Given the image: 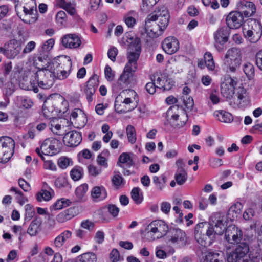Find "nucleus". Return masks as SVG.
<instances>
[{"instance_id":"obj_34","label":"nucleus","mask_w":262,"mask_h":262,"mask_svg":"<svg viewBox=\"0 0 262 262\" xmlns=\"http://www.w3.org/2000/svg\"><path fill=\"white\" fill-rule=\"evenodd\" d=\"M126 134L129 142L131 144H134L137 140L136 132L135 127L129 125L126 127Z\"/></svg>"},{"instance_id":"obj_31","label":"nucleus","mask_w":262,"mask_h":262,"mask_svg":"<svg viewBox=\"0 0 262 262\" xmlns=\"http://www.w3.org/2000/svg\"><path fill=\"white\" fill-rule=\"evenodd\" d=\"M179 115H178V112L172 115V117L171 116L170 118H167L168 120L169 121L170 123L171 124L172 126L174 127H178L180 128L184 126L187 121V116L186 115V118L183 120L181 121L180 123L177 122L178 120Z\"/></svg>"},{"instance_id":"obj_6","label":"nucleus","mask_w":262,"mask_h":262,"mask_svg":"<svg viewBox=\"0 0 262 262\" xmlns=\"http://www.w3.org/2000/svg\"><path fill=\"white\" fill-rule=\"evenodd\" d=\"M153 19H148L147 17L145 22V30L150 37L156 38L162 34L167 27H162V24L157 22Z\"/></svg>"},{"instance_id":"obj_1","label":"nucleus","mask_w":262,"mask_h":262,"mask_svg":"<svg viewBox=\"0 0 262 262\" xmlns=\"http://www.w3.org/2000/svg\"><path fill=\"white\" fill-rule=\"evenodd\" d=\"M55 78L54 74L47 68L38 70L32 76L30 81L33 85L34 92L35 93L38 92V88L35 87V85L37 84L42 89H50L54 83Z\"/></svg>"},{"instance_id":"obj_58","label":"nucleus","mask_w":262,"mask_h":262,"mask_svg":"<svg viewBox=\"0 0 262 262\" xmlns=\"http://www.w3.org/2000/svg\"><path fill=\"white\" fill-rule=\"evenodd\" d=\"M108 211L113 216L116 217L118 215L119 212V208L113 204H109L107 207Z\"/></svg>"},{"instance_id":"obj_24","label":"nucleus","mask_w":262,"mask_h":262,"mask_svg":"<svg viewBox=\"0 0 262 262\" xmlns=\"http://www.w3.org/2000/svg\"><path fill=\"white\" fill-rule=\"evenodd\" d=\"M229 29L226 27L218 29L213 34L215 42L223 45L228 41Z\"/></svg>"},{"instance_id":"obj_63","label":"nucleus","mask_w":262,"mask_h":262,"mask_svg":"<svg viewBox=\"0 0 262 262\" xmlns=\"http://www.w3.org/2000/svg\"><path fill=\"white\" fill-rule=\"evenodd\" d=\"M171 204L167 202H163L160 204V209L162 212L168 214L170 211Z\"/></svg>"},{"instance_id":"obj_45","label":"nucleus","mask_w":262,"mask_h":262,"mask_svg":"<svg viewBox=\"0 0 262 262\" xmlns=\"http://www.w3.org/2000/svg\"><path fill=\"white\" fill-rule=\"evenodd\" d=\"M47 68L48 70L54 74V76L56 77V73H57V71H59V69H61L60 63L58 60H54L49 63Z\"/></svg>"},{"instance_id":"obj_57","label":"nucleus","mask_w":262,"mask_h":262,"mask_svg":"<svg viewBox=\"0 0 262 262\" xmlns=\"http://www.w3.org/2000/svg\"><path fill=\"white\" fill-rule=\"evenodd\" d=\"M241 258L235 251L228 253L227 256V259L228 262H236Z\"/></svg>"},{"instance_id":"obj_28","label":"nucleus","mask_w":262,"mask_h":262,"mask_svg":"<svg viewBox=\"0 0 262 262\" xmlns=\"http://www.w3.org/2000/svg\"><path fill=\"white\" fill-rule=\"evenodd\" d=\"M42 220L40 217L35 218L28 227L27 233L31 236H35L41 230Z\"/></svg>"},{"instance_id":"obj_55","label":"nucleus","mask_w":262,"mask_h":262,"mask_svg":"<svg viewBox=\"0 0 262 262\" xmlns=\"http://www.w3.org/2000/svg\"><path fill=\"white\" fill-rule=\"evenodd\" d=\"M50 129L55 135L58 136H61L62 135L61 125L55 124L54 122L51 123Z\"/></svg>"},{"instance_id":"obj_4","label":"nucleus","mask_w":262,"mask_h":262,"mask_svg":"<svg viewBox=\"0 0 262 262\" xmlns=\"http://www.w3.org/2000/svg\"><path fill=\"white\" fill-rule=\"evenodd\" d=\"M15 142L9 137H0V162L6 163L14 153Z\"/></svg>"},{"instance_id":"obj_16","label":"nucleus","mask_w":262,"mask_h":262,"mask_svg":"<svg viewBox=\"0 0 262 262\" xmlns=\"http://www.w3.org/2000/svg\"><path fill=\"white\" fill-rule=\"evenodd\" d=\"M236 81L231 77H227L225 81L221 84V93L223 97L230 99L234 94Z\"/></svg>"},{"instance_id":"obj_36","label":"nucleus","mask_w":262,"mask_h":262,"mask_svg":"<svg viewBox=\"0 0 262 262\" xmlns=\"http://www.w3.org/2000/svg\"><path fill=\"white\" fill-rule=\"evenodd\" d=\"M152 180L154 183L159 190H162L165 187L166 179L164 175H161L160 177L154 176Z\"/></svg>"},{"instance_id":"obj_44","label":"nucleus","mask_w":262,"mask_h":262,"mask_svg":"<svg viewBox=\"0 0 262 262\" xmlns=\"http://www.w3.org/2000/svg\"><path fill=\"white\" fill-rule=\"evenodd\" d=\"M131 196L134 202L137 204H140L143 200V196L140 194V189L138 187L134 188L131 192Z\"/></svg>"},{"instance_id":"obj_3","label":"nucleus","mask_w":262,"mask_h":262,"mask_svg":"<svg viewBox=\"0 0 262 262\" xmlns=\"http://www.w3.org/2000/svg\"><path fill=\"white\" fill-rule=\"evenodd\" d=\"M168 230L167 224L162 220H155L151 222L146 229L145 236L149 241L162 237Z\"/></svg>"},{"instance_id":"obj_12","label":"nucleus","mask_w":262,"mask_h":262,"mask_svg":"<svg viewBox=\"0 0 262 262\" xmlns=\"http://www.w3.org/2000/svg\"><path fill=\"white\" fill-rule=\"evenodd\" d=\"M237 11L245 17L253 15L256 12V7L253 2L246 0L239 1L236 4Z\"/></svg>"},{"instance_id":"obj_11","label":"nucleus","mask_w":262,"mask_h":262,"mask_svg":"<svg viewBox=\"0 0 262 262\" xmlns=\"http://www.w3.org/2000/svg\"><path fill=\"white\" fill-rule=\"evenodd\" d=\"M147 16H148V19H153L159 23H161L162 27H167L168 25L169 15L167 8L165 6L159 7L157 10L149 14Z\"/></svg>"},{"instance_id":"obj_53","label":"nucleus","mask_w":262,"mask_h":262,"mask_svg":"<svg viewBox=\"0 0 262 262\" xmlns=\"http://www.w3.org/2000/svg\"><path fill=\"white\" fill-rule=\"evenodd\" d=\"M3 92L7 96L12 94L14 92V85L12 82L8 81L5 83L4 87L3 88Z\"/></svg>"},{"instance_id":"obj_39","label":"nucleus","mask_w":262,"mask_h":262,"mask_svg":"<svg viewBox=\"0 0 262 262\" xmlns=\"http://www.w3.org/2000/svg\"><path fill=\"white\" fill-rule=\"evenodd\" d=\"M243 71L249 79L253 78L254 76V68L253 64L249 62L245 63L243 66Z\"/></svg>"},{"instance_id":"obj_35","label":"nucleus","mask_w":262,"mask_h":262,"mask_svg":"<svg viewBox=\"0 0 262 262\" xmlns=\"http://www.w3.org/2000/svg\"><path fill=\"white\" fill-rule=\"evenodd\" d=\"M250 103V98L246 99V100L245 101L244 99H237L234 102L230 101V105L232 106L233 108H245L248 105H249Z\"/></svg>"},{"instance_id":"obj_25","label":"nucleus","mask_w":262,"mask_h":262,"mask_svg":"<svg viewBox=\"0 0 262 262\" xmlns=\"http://www.w3.org/2000/svg\"><path fill=\"white\" fill-rule=\"evenodd\" d=\"M107 194L105 188L103 186H95L91 190V196L95 202L102 201L106 199Z\"/></svg>"},{"instance_id":"obj_17","label":"nucleus","mask_w":262,"mask_h":262,"mask_svg":"<svg viewBox=\"0 0 262 262\" xmlns=\"http://www.w3.org/2000/svg\"><path fill=\"white\" fill-rule=\"evenodd\" d=\"M99 84L98 76L94 74L90 77L86 83L84 92L86 95V99L88 102H92L93 99V96L98 88Z\"/></svg>"},{"instance_id":"obj_50","label":"nucleus","mask_w":262,"mask_h":262,"mask_svg":"<svg viewBox=\"0 0 262 262\" xmlns=\"http://www.w3.org/2000/svg\"><path fill=\"white\" fill-rule=\"evenodd\" d=\"M125 93H127V95L129 97H133L134 98V100L136 101V104H134L131 107L129 108L128 111H131L134 108H135L137 106V103L138 100L136 99V97H138V95L137 93L133 90H125L123 91L121 93V94H125Z\"/></svg>"},{"instance_id":"obj_41","label":"nucleus","mask_w":262,"mask_h":262,"mask_svg":"<svg viewBox=\"0 0 262 262\" xmlns=\"http://www.w3.org/2000/svg\"><path fill=\"white\" fill-rule=\"evenodd\" d=\"M17 100L20 105L25 108H31L33 105V102L28 97L25 96L18 97Z\"/></svg>"},{"instance_id":"obj_52","label":"nucleus","mask_w":262,"mask_h":262,"mask_svg":"<svg viewBox=\"0 0 262 262\" xmlns=\"http://www.w3.org/2000/svg\"><path fill=\"white\" fill-rule=\"evenodd\" d=\"M235 96L237 97V99H244L245 101L246 100V99L249 98L246 90L243 87H239L237 89Z\"/></svg>"},{"instance_id":"obj_62","label":"nucleus","mask_w":262,"mask_h":262,"mask_svg":"<svg viewBox=\"0 0 262 262\" xmlns=\"http://www.w3.org/2000/svg\"><path fill=\"white\" fill-rule=\"evenodd\" d=\"M18 184L20 188L25 192H28L31 189L30 184L22 178L19 179Z\"/></svg>"},{"instance_id":"obj_64","label":"nucleus","mask_w":262,"mask_h":262,"mask_svg":"<svg viewBox=\"0 0 262 262\" xmlns=\"http://www.w3.org/2000/svg\"><path fill=\"white\" fill-rule=\"evenodd\" d=\"M105 76L108 81H112L114 78V74L112 71L111 68L106 66L105 68Z\"/></svg>"},{"instance_id":"obj_18","label":"nucleus","mask_w":262,"mask_h":262,"mask_svg":"<svg viewBox=\"0 0 262 262\" xmlns=\"http://www.w3.org/2000/svg\"><path fill=\"white\" fill-rule=\"evenodd\" d=\"M63 141L66 146L75 147L81 142L82 135L77 131L69 132L64 135Z\"/></svg>"},{"instance_id":"obj_26","label":"nucleus","mask_w":262,"mask_h":262,"mask_svg":"<svg viewBox=\"0 0 262 262\" xmlns=\"http://www.w3.org/2000/svg\"><path fill=\"white\" fill-rule=\"evenodd\" d=\"M72 235V232L69 230H65L58 235L53 241V245L57 248H61L66 241L70 239Z\"/></svg>"},{"instance_id":"obj_9","label":"nucleus","mask_w":262,"mask_h":262,"mask_svg":"<svg viewBox=\"0 0 262 262\" xmlns=\"http://www.w3.org/2000/svg\"><path fill=\"white\" fill-rule=\"evenodd\" d=\"M60 141L57 139L50 138L46 139L40 145L41 152L45 155H54L59 151V145Z\"/></svg>"},{"instance_id":"obj_42","label":"nucleus","mask_w":262,"mask_h":262,"mask_svg":"<svg viewBox=\"0 0 262 262\" xmlns=\"http://www.w3.org/2000/svg\"><path fill=\"white\" fill-rule=\"evenodd\" d=\"M55 185L59 188H67L71 189V186L69 184L67 179L64 177L58 178L55 181Z\"/></svg>"},{"instance_id":"obj_47","label":"nucleus","mask_w":262,"mask_h":262,"mask_svg":"<svg viewBox=\"0 0 262 262\" xmlns=\"http://www.w3.org/2000/svg\"><path fill=\"white\" fill-rule=\"evenodd\" d=\"M58 166L62 168H66L68 166L72 165L73 162L71 159L67 157H61L58 160Z\"/></svg>"},{"instance_id":"obj_8","label":"nucleus","mask_w":262,"mask_h":262,"mask_svg":"<svg viewBox=\"0 0 262 262\" xmlns=\"http://www.w3.org/2000/svg\"><path fill=\"white\" fill-rule=\"evenodd\" d=\"M226 240L231 244H237L242 242L243 238V232L235 225L229 226L225 230Z\"/></svg>"},{"instance_id":"obj_46","label":"nucleus","mask_w":262,"mask_h":262,"mask_svg":"<svg viewBox=\"0 0 262 262\" xmlns=\"http://www.w3.org/2000/svg\"><path fill=\"white\" fill-rule=\"evenodd\" d=\"M88 190V185L83 184L78 186L75 190V194L79 199H81Z\"/></svg>"},{"instance_id":"obj_23","label":"nucleus","mask_w":262,"mask_h":262,"mask_svg":"<svg viewBox=\"0 0 262 262\" xmlns=\"http://www.w3.org/2000/svg\"><path fill=\"white\" fill-rule=\"evenodd\" d=\"M170 238L169 241L173 244H177L181 246L185 244V233L180 229H172L170 230Z\"/></svg>"},{"instance_id":"obj_61","label":"nucleus","mask_w":262,"mask_h":262,"mask_svg":"<svg viewBox=\"0 0 262 262\" xmlns=\"http://www.w3.org/2000/svg\"><path fill=\"white\" fill-rule=\"evenodd\" d=\"M54 40L53 39H50L47 40L42 46L43 51L47 52L50 51L53 47Z\"/></svg>"},{"instance_id":"obj_21","label":"nucleus","mask_w":262,"mask_h":262,"mask_svg":"<svg viewBox=\"0 0 262 262\" xmlns=\"http://www.w3.org/2000/svg\"><path fill=\"white\" fill-rule=\"evenodd\" d=\"M210 222L215 229L216 234L221 235L224 233L225 225L223 216H221L219 213H216L210 217Z\"/></svg>"},{"instance_id":"obj_13","label":"nucleus","mask_w":262,"mask_h":262,"mask_svg":"<svg viewBox=\"0 0 262 262\" xmlns=\"http://www.w3.org/2000/svg\"><path fill=\"white\" fill-rule=\"evenodd\" d=\"M226 21L229 29H238L243 24L244 16L237 11H232L227 15Z\"/></svg>"},{"instance_id":"obj_51","label":"nucleus","mask_w":262,"mask_h":262,"mask_svg":"<svg viewBox=\"0 0 262 262\" xmlns=\"http://www.w3.org/2000/svg\"><path fill=\"white\" fill-rule=\"evenodd\" d=\"M208 225L206 226L205 235H206L207 241H210L211 242V236L214 234H215V231L214 227L211 225V223L209 221L207 223Z\"/></svg>"},{"instance_id":"obj_43","label":"nucleus","mask_w":262,"mask_h":262,"mask_svg":"<svg viewBox=\"0 0 262 262\" xmlns=\"http://www.w3.org/2000/svg\"><path fill=\"white\" fill-rule=\"evenodd\" d=\"M83 169L80 167H75L70 172L71 178L75 181L79 180L82 177Z\"/></svg>"},{"instance_id":"obj_33","label":"nucleus","mask_w":262,"mask_h":262,"mask_svg":"<svg viewBox=\"0 0 262 262\" xmlns=\"http://www.w3.org/2000/svg\"><path fill=\"white\" fill-rule=\"evenodd\" d=\"M96 255L94 253H85L78 257V262H96Z\"/></svg>"},{"instance_id":"obj_32","label":"nucleus","mask_w":262,"mask_h":262,"mask_svg":"<svg viewBox=\"0 0 262 262\" xmlns=\"http://www.w3.org/2000/svg\"><path fill=\"white\" fill-rule=\"evenodd\" d=\"M10 191L14 192L17 202L21 205H23L28 201L27 198L24 196L23 193L18 188L12 187Z\"/></svg>"},{"instance_id":"obj_2","label":"nucleus","mask_w":262,"mask_h":262,"mask_svg":"<svg viewBox=\"0 0 262 262\" xmlns=\"http://www.w3.org/2000/svg\"><path fill=\"white\" fill-rule=\"evenodd\" d=\"M242 61V54L240 49L231 48L226 53L223 64L227 72H235L239 68Z\"/></svg>"},{"instance_id":"obj_38","label":"nucleus","mask_w":262,"mask_h":262,"mask_svg":"<svg viewBox=\"0 0 262 262\" xmlns=\"http://www.w3.org/2000/svg\"><path fill=\"white\" fill-rule=\"evenodd\" d=\"M119 162L120 163L126 164L128 167L134 164L133 161L129 154L124 152L120 155L119 157Z\"/></svg>"},{"instance_id":"obj_27","label":"nucleus","mask_w":262,"mask_h":262,"mask_svg":"<svg viewBox=\"0 0 262 262\" xmlns=\"http://www.w3.org/2000/svg\"><path fill=\"white\" fill-rule=\"evenodd\" d=\"M75 215L74 208H70L59 213L56 216V219L58 223H62L72 219Z\"/></svg>"},{"instance_id":"obj_29","label":"nucleus","mask_w":262,"mask_h":262,"mask_svg":"<svg viewBox=\"0 0 262 262\" xmlns=\"http://www.w3.org/2000/svg\"><path fill=\"white\" fill-rule=\"evenodd\" d=\"M214 115L220 121L222 122L229 123L233 120L232 114L225 111H216Z\"/></svg>"},{"instance_id":"obj_54","label":"nucleus","mask_w":262,"mask_h":262,"mask_svg":"<svg viewBox=\"0 0 262 262\" xmlns=\"http://www.w3.org/2000/svg\"><path fill=\"white\" fill-rule=\"evenodd\" d=\"M94 226V223L89 220H84L82 221L80 224V227L82 228L86 229L89 231H91L92 230H93Z\"/></svg>"},{"instance_id":"obj_19","label":"nucleus","mask_w":262,"mask_h":262,"mask_svg":"<svg viewBox=\"0 0 262 262\" xmlns=\"http://www.w3.org/2000/svg\"><path fill=\"white\" fill-rule=\"evenodd\" d=\"M262 35V25L259 21L254 20V26H252V30L246 31L245 36L252 43L256 42L261 37Z\"/></svg>"},{"instance_id":"obj_49","label":"nucleus","mask_w":262,"mask_h":262,"mask_svg":"<svg viewBox=\"0 0 262 262\" xmlns=\"http://www.w3.org/2000/svg\"><path fill=\"white\" fill-rule=\"evenodd\" d=\"M159 0H142V9L145 11H148L155 6Z\"/></svg>"},{"instance_id":"obj_22","label":"nucleus","mask_w":262,"mask_h":262,"mask_svg":"<svg viewBox=\"0 0 262 262\" xmlns=\"http://www.w3.org/2000/svg\"><path fill=\"white\" fill-rule=\"evenodd\" d=\"M178 167L174 178L177 184L179 185H183L187 179V173L184 169V164L182 159H179L176 162Z\"/></svg>"},{"instance_id":"obj_56","label":"nucleus","mask_w":262,"mask_h":262,"mask_svg":"<svg viewBox=\"0 0 262 262\" xmlns=\"http://www.w3.org/2000/svg\"><path fill=\"white\" fill-rule=\"evenodd\" d=\"M36 46V43L33 41H30L27 43L24 49L23 50L22 54L23 55L26 54L31 52Z\"/></svg>"},{"instance_id":"obj_10","label":"nucleus","mask_w":262,"mask_h":262,"mask_svg":"<svg viewBox=\"0 0 262 262\" xmlns=\"http://www.w3.org/2000/svg\"><path fill=\"white\" fill-rule=\"evenodd\" d=\"M21 50L20 43L16 40L10 41L9 45L0 47V53L9 59H13L19 54Z\"/></svg>"},{"instance_id":"obj_59","label":"nucleus","mask_w":262,"mask_h":262,"mask_svg":"<svg viewBox=\"0 0 262 262\" xmlns=\"http://www.w3.org/2000/svg\"><path fill=\"white\" fill-rule=\"evenodd\" d=\"M67 14L63 11H59L56 16V21L60 24H63L66 20Z\"/></svg>"},{"instance_id":"obj_14","label":"nucleus","mask_w":262,"mask_h":262,"mask_svg":"<svg viewBox=\"0 0 262 262\" xmlns=\"http://www.w3.org/2000/svg\"><path fill=\"white\" fill-rule=\"evenodd\" d=\"M162 47L166 53L172 55L179 50V41L175 37L168 36L162 41Z\"/></svg>"},{"instance_id":"obj_30","label":"nucleus","mask_w":262,"mask_h":262,"mask_svg":"<svg viewBox=\"0 0 262 262\" xmlns=\"http://www.w3.org/2000/svg\"><path fill=\"white\" fill-rule=\"evenodd\" d=\"M237 247L235 251L241 258H244L249 251L248 245L244 242H241L236 244Z\"/></svg>"},{"instance_id":"obj_5","label":"nucleus","mask_w":262,"mask_h":262,"mask_svg":"<svg viewBox=\"0 0 262 262\" xmlns=\"http://www.w3.org/2000/svg\"><path fill=\"white\" fill-rule=\"evenodd\" d=\"M141 49L140 39L139 38L136 37L130 42L127 55L128 61L126 64V66L130 67L134 69H137V61L139 57Z\"/></svg>"},{"instance_id":"obj_40","label":"nucleus","mask_w":262,"mask_h":262,"mask_svg":"<svg viewBox=\"0 0 262 262\" xmlns=\"http://www.w3.org/2000/svg\"><path fill=\"white\" fill-rule=\"evenodd\" d=\"M71 203V202L69 199L62 198L57 200L56 203L53 205L52 207L54 210H59L63 207H66L70 205Z\"/></svg>"},{"instance_id":"obj_20","label":"nucleus","mask_w":262,"mask_h":262,"mask_svg":"<svg viewBox=\"0 0 262 262\" xmlns=\"http://www.w3.org/2000/svg\"><path fill=\"white\" fill-rule=\"evenodd\" d=\"M61 42L65 48L75 49L80 46L81 41L76 34H68L62 37Z\"/></svg>"},{"instance_id":"obj_37","label":"nucleus","mask_w":262,"mask_h":262,"mask_svg":"<svg viewBox=\"0 0 262 262\" xmlns=\"http://www.w3.org/2000/svg\"><path fill=\"white\" fill-rule=\"evenodd\" d=\"M52 198L51 193L48 190H41L36 194V199L38 202L48 201Z\"/></svg>"},{"instance_id":"obj_7","label":"nucleus","mask_w":262,"mask_h":262,"mask_svg":"<svg viewBox=\"0 0 262 262\" xmlns=\"http://www.w3.org/2000/svg\"><path fill=\"white\" fill-rule=\"evenodd\" d=\"M136 69L130 67L126 66L124 71L120 76L115 88L117 90H120L130 84L134 80V75Z\"/></svg>"},{"instance_id":"obj_60","label":"nucleus","mask_w":262,"mask_h":262,"mask_svg":"<svg viewBox=\"0 0 262 262\" xmlns=\"http://www.w3.org/2000/svg\"><path fill=\"white\" fill-rule=\"evenodd\" d=\"M184 104L186 107V108L188 110L191 111L194 106V102L193 99L191 97L184 98H183Z\"/></svg>"},{"instance_id":"obj_15","label":"nucleus","mask_w":262,"mask_h":262,"mask_svg":"<svg viewBox=\"0 0 262 262\" xmlns=\"http://www.w3.org/2000/svg\"><path fill=\"white\" fill-rule=\"evenodd\" d=\"M208 225L207 222L198 223L195 228V238L198 243L201 245L206 247L210 245V241H207L206 235H205L206 226Z\"/></svg>"},{"instance_id":"obj_48","label":"nucleus","mask_w":262,"mask_h":262,"mask_svg":"<svg viewBox=\"0 0 262 262\" xmlns=\"http://www.w3.org/2000/svg\"><path fill=\"white\" fill-rule=\"evenodd\" d=\"M134 13L133 11L129 12L124 17L126 25L129 28H133L136 23L135 18L132 16Z\"/></svg>"}]
</instances>
